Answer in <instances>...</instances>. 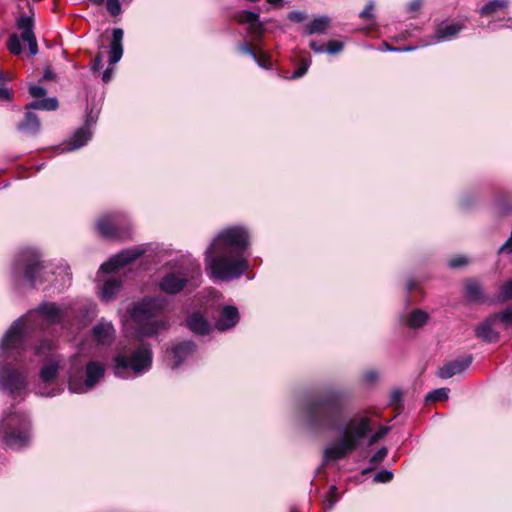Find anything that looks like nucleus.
<instances>
[{
    "instance_id": "1",
    "label": "nucleus",
    "mask_w": 512,
    "mask_h": 512,
    "mask_svg": "<svg viewBox=\"0 0 512 512\" xmlns=\"http://www.w3.org/2000/svg\"><path fill=\"white\" fill-rule=\"evenodd\" d=\"M306 424L314 431H337L339 438L324 450V460H339L353 452L359 442L371 430L368 417H354L339 426L343 415V403L339 393L332 392L307 402Z\"/></svg>"
},
{
    "instance_id": "2",
    "label": "nucleus",
    "mask_w": 512,
    "mask_h": 512,
    "mask_svg": "<svg viewBox=\"0 0 512 512\" xmlns=\"http://www.w3.org/2000/svg\"><path fill=\"white\" fill-rule=\"evenodd\" d=\"M249 234L240 226L223 229L205 251V265L210 277L220 281L240 278L248 269L245 254Z\"/></svg>"
},
{
    "instance_id": "3",
    "label": "nucleus",
    "mask_w": 512,
    "mask_h": 512,
    "mask_svg": "<svg viewBox=\"0 0 512 512\" xmlns=\"http://www.w3.org/2000/svg\"><path fill=\"white\" fill-rule=\"evenodd\" d=\"M63 315V310L55 303H43L35 311L17 319L2 339V355L9 358L13 348H23L27 344L28 335L42 327L40 318L48 324H55L61 321Z\"/></svg>"
},
{
    "instance_id": "4",
    "label": "nucleus",
    "mask_w": 512,
    "mask_h": 512,
    "mask_svg": "<svg viewBox=\"0 0 512 512\" xmlns=\"http://www.w3.org/2000/svg\"><path fill=\"white\" fill-rule=\"evenodd\" d=\"M168 302L164 297H145L131 310L132 319L139 325L141 337H151L169 327Z\"/></svg>"
},
{
    "instance_id": "5",
    "label": "nucleus",
    "mask_w": 512,
    "mask_h": 512,
    "mask_svg": "<svg viewBox=\"0 0 512 512\" xmlns=\"http://www.w3.org/2000/svg\"><path fill=\"white\" fill-rule=\"evenodd\" d=\"M152 365V351L141 345L131 353L119 352L114 357L113 371L117 377L129 378L147 372Z\"/></svg>"
},
{
    "instance_id": "6",
    "label": "nucleus",
    "mask_w": 512,
    "mask_h": 512,
    "mask_svg": "<svg viewBox=\"0 0 512 512\" xmlns=\"http://www.w3.org/2000/svg\"><path fill=\"white\" fill-rule=\"evenodd\" d=\"M0 435L11 449L24 447L31 437L28 416L18 411L6 415L1 421Z\"/></svg>"
},
{
    "instance_id": "7",
    "label": "nucleus",
    "mask_w": 512,
    "mask_h": 512,
    "mask_svg": "<svg viewBox=\"0 0 512 512\" xmlns=\"http://www.w3.org/2000/svg\"><path fill=\"white\" fill-rule=\"evenodd\" d=\"M26 347L27 344H24L23 348L18 349V351L16 348H13L9 358H5L2 355V343L0 344V357L3 360V364L0 365V386L10 393L21 391L26 387V376L23 373L10 368L12 361H15L16 363L22 361V356Z\"/></svg>"
},
{
    "instance_id": "8",
    "label": "nucleus",
    "mask_w": 512,
    "mask_h": 512,
    "mask_svg": "<svg viewBox=\"0 0 512 512\" xmlns=\"http://www.w3.org/2000/svg\"><path fill=\"white\" fill-rule=\"evenodd\" d=\"M200 276L201 270L199 265L191 263L187 268H181L165 274L159 282V288L167 294H177L188 283H191L193 286L198 285Z\"/></svg>"
},
{
    "instance_id": "9",
    "label": "nucleus",
    "mask_w": 512,
    "mask_h": 512,
    "mask_svg": "<svg viewBox=\"0 0 512 512\" xmlns=\"http://www.w3.org/2000/svg\"><path fill=\"white\" fill-rule=\"evenodd\" d=\"M16 28L21 31V36L12 34L9 36L7 47L14 55H20L23 51L20 38L27 42L30 56L38 53L37 39L34 34V19L31 16H20L16 21Z\"/></svg>"
},
{
    "instance_id": "10",
    "label": "nucleus",
    "mask_w": 512,
    "mask_h": 512,
    "mask_svg": "<svg viewBox=\"0 0 512 512\" xmlns=\"http://www.w3.org/2000/svg\"><path fill=\"white\" fill-rule=\"evenodd\" d=\"M17 268H24V277L32 285L47 281L44 276L46 266L40 261V255L34 249H26L17 259Z\"/></svg>"
},
{
    "instance_id": "11",
    "label": "nucleus",
    "mask_w": 512,
    "mask_h": 512,
    "mask_svg": "<svg viewBox=\"0 0 512 512\" xmlns=\"http://www.w3.org/2000/svg\"><path fill=\"white\" fill-rule=\"evenodd\" d=\"M128 219L120 212L103 215L97 221V230L105 238H121L126 233Z\"/></svg>"
},
{
    "instance_id": "12",
    "label": "nucleus",
    "mask_w": 512,
    "mask_h": 512,
    "mask_svg": "<svg viewBox=\"0 0 512 512\" xmlns=\"http://www.w3.org/2000/svg\"><path fill=\"white\" fill-rule=\"evenodd\" d=\"M105 373L104 365L95 362L90 361L86 365L85 369V375L86 379L85 381H81L80 379L76 378L75 376H70L69 378V390L72 393H85L92 389L98 381L103 378Z\"/></svg>"
},
{
    "instance_id": "13",
    "label": "nucleus",
    "mask_w": 512,
    "mask_h": 512,
    "mask_svg": "<svg viewBox=\"0 0 512 512\" xmlns=\"http://www.w3.org/2000/svg\"><path fill=\"white\" fill-rule=\"evenodd\" d=\"M143 252V250L137 248L123 250L117 255L111 257L107 262L103 263L100 266V271L105 273L114 272L118 268L123 267L139 258Z\"/></svg>"
},
{
    "instance_id": "14",
    "label": "nucleus",
    "mask_w": 512,
    "mask_h": 512,
    "mask_svg": "<svg viewBox=\"0 0 512 512\" xmlns=\"http://www.w3.org/2000/svg\"><path fill=\"white\" fill-rule=\"evenodd\" d=\"M195 348L194 342L184 341L167 350L166 357L171 361L170 366L172 368L179 367L194 352Z\"/></svg>"
},
{
    "instance_id": "15",
    "label": "nucleus",
    "mask_w": 512,
    "mask_h": 512,
    "mask_svg": "<svg viewBox=\"0 0 512 512\" xmlns=\"http://www.w3.org/2000/svg\"><path fill=\"white\" fill-rule=\"evenodd\" d=\"M464 27L465 26L462 23L442 22L436 27L433 38L428 42V44L450 41L454 39L464 29Z\"/></svg>"
},
{
    "instance_id": "16",
    "label": "nucleus",
    "mask_w": 512,
    "mask_h": 512,
    "mask_svg": "<svg viewBox=\"0 0 512 512\" xmlns=\"http://www.w3.org/2000/svg\"><path fill=\"white\" fill-rule=\"evenodd\" d=\"M94 123L93 118L88 115L86 125L79 128L72 136L70 142L62 148V151H73L83 147L91 138L90 125Z\"/></svg>"
},
{
    "instance_id": "17",
    "label": "nucleus",
    "mask_w": 512,
    "mask_h": 512,
    "mask_svg": "<svg viewBox=\"0 0 512 512\" xmlns=\"http://www.w3.org/2000/svg\"><path fill=\"white\" fill-rule=\"evenodd\" d=\"M472 363V356H466L461 359L448 362L443 365L437 372V375L442 379H448L455 375L462 373Z\"/></svg>"
},
{
    "instance_id": "18",
    "label": "nucleus",
    "mask_w": 512,
    "mask_h": 512,
    "mask_svg": "<svg viewBox=\"0 0 512 512\" xmlns=\"http://www.w3.org/2000/svg\"><path fill=\"white\" fill-rule=\"evenodd\" d=\"M61 357L51 353L43 362L40 370V379L44 384H50L57 376L60 367Z\"/></svg>"
},
{
    "instance_id": "19",
    "label": "nucleus",
    "mask_w": 512,
    "mask_h": 512,
    "mask_svg": "<svg viewBox=\"0 0 512 512\" xmlns=\"http://www.w3.org/2000/svg\"><path fill=\"white\" fill-rule=\"evenodd\" d=\"M92 336L97 343L109 345L115 337L114 326L111 322L102 319L93 326Z\"/></svg>"
},
{
    "instance_id": "20",
    "label": "nucleus",
    "mask_w": 512,
    "mask_h": 512,
    "mask_svg": "<svg viewBox=\"0 0 512 512\" xmlns=\"http://www.w3.org/2000/svg\"><path fill=\"white\" fill-rule=\"evenodd\" d=\"M238 21L248 24L250 34L254 39H260L264 33V25L259 21V15L249 10H243L238 14Z\"/></svg>"
},
{
    "instance_id": "21",
    "label": "nucleus",
    "mask_w": 512,
    "mask_h": 512,
    "mask_svg": "<svg viewBox=\"0 0 512 512\" xmlns=\"http://www.w3.org/2000/svg\"><path fill=\"white\" fill-rule=\"evenodd\" d=\"M239 321V312L235 306H225L216 321V328L220 331L234 327Z\"/></svg>"
},
{
    "instance_id": "22",
    "label": "nucleus",
    "mask_w": 512,
    "mask_h": 512,
    "mask_svg": "<svg viewBox=\"0 0 512 512\" xmlns=\"http://www.w3.org/2000/svg\"><path fill=\"white\" fill-rule=\"evenodd\" d=\"M40 128L41 123L38 116L31 111H27L23 120L17 124L18 131L27 136L36 135Z\"/></svg>"
},
{
    "instance_id": "23",
    "label": "nucleus",
    "mask_w": 512,
    "mask_h": 512,
    "mask_svg": "<svg viewBox=\"0 0 512 512\" xmlns=\"http://www.w3.org/2000/svg\"><path fill=\"white\" fill-rule=\"evenodd\" d=\"M124 32L121 28H115L112 32V41L109 50V64L114 65L120 61L123 55V40Z\"/></svg>"
},
{
    "instance_id": "24",
    "label": "nucleus",
    "mask_w": 512,
    "mask_h": 512,
    "mask_svg": "<svg viewBox=\"0 0 512 512\" xmlns=\"http://www.w3.org/2000/svg\"><path fill=\"white\" fill-rule=\"evenodd\" d=\"M495 321L490 315L476 328V336L485 342H496L499 338V333L493 329Z\"/></svg>"
},
{
    "instance_id": "25",
    "label": "nucleus",
    "mask_w": 512,
    "mask_h": 512,
    "mask_svg": "<svg viewBox=\"0 0 512 512\" xmlns=\"http://www.w3.org/2000/svg\"><path fill=\"white\" fill-rule=\"evenodd\" d=\"M187 327L195 334L205 335L211 330L209 322L199 313H193L187 318Z\"/></svg>"
},
{
    "instance_id": "26",
    "label": "nucleus",
    "mask_w": 512,
    "mask_h": 512,
    "mask_svg": "<svg viewBox=\"0 0 512 512\" xmlns=\"http://www.w3.org/2000/svg\"><path fill=\"white\" fill-rule=\"evenodd\" d=\"M509 6L508 0H490L485 3L479 9V15L481 17H490L496 15L497 13L507 9Z\"/></svg>"
},
{
    "instance_id": "27",
    "label": "nucleus",
    "mask_w": 512,
    "mask_h": 512,
    "mask_svg": "<svg viewBox=\"0 0 512 512\" xmlns=\"http://www.w3.org/2000/svg\"><path fill=\"white\" fill-rule=\"evenodd\" d=\"M465 295L469 301L477 303H484L486 301V297L482 292L480 284L474 280L467 281Z\"/></svg>"
},
{
    "instance_id": "28",
    "label": "nucleus",
    "mask_w": 512,
    "mask_h": 512,
    "mask_svg": "<svg viewBox=\"0 0 512 512\" xmlns=\"http://www.w3.org/2000/svg\"><path fill=\"white\" fill-rule=\"evenodd\" d=\"M121 288V282L116 279H108L104 282L101 289V298L104 301H110L115 298Z\"/></svg>"
},
{
    "instance_id": "29",
    "label": "nucleus",
    "mask_w": 512,
    "mask_h": 512,
    "mask_svg": "<svg viewBox=\"0 0 512 512\" xmlns=\"http://www.w3.org/2000/svg\"><path fill=\"white\" fill-rule=\"evenodd\" d=\"M329 24L330 19L328 17H318L306 24L305 31L309 35L316 33H324L328 28Z\"/></svg>"
},
{
    "instance_id": "30",
    "label": "nucleus",
    "mask_w": 512,
    "mask_h": 512,
    "mask_svg": "<svg viewBox=\"0 0 512 512\" xmlns=\"http://www.w3.org/2000/svg\"><path fill=\"white\" fill-rule=\"evenodd\" d=\"M58 107V101L56 98H45L42 100H35L26 106V109H38V110H46L53 111Z\"/></svg>"
},
{
    "instance_id": "31",
    "label": "nucleus",
    "mask_w": 512,
    "mask_h": 512,
    "mask_svg": "<svg viewBox=\"0 0 512 512\" xmlns=\"http://www.w3.org/2000/svg\"><path fill=\"white\" fill-rule=\"evenodd\" d=\"M428 320V314L423 310H413L408 318V325L411 328L423 326Z\"/></svg>"
},
{
    "instance_id": "32",
    "label": "nucleus",
    "mask_w": 512,
    "mask_h": 512,
    "mask_svg": "<svg viewBox=\"0 0 512 512\" xmlns=\"http://www.w3.org/2000/svg\"><path fill=\"white\" fill-rule=\"evenodd\" d=\"M449 392H450V390L448 388H438V389H435V390L429 392L426 395L425 400L432 401V402L445 401L449 397Z\"/></svg>"
},
{
    "instance_id": "33",
    "label": "nucleus",
    "mask_w": 512,
    "mask_h": 512,
    "mask_svg": "<svg viewBox=\"0 0 512 512\" xmlns=\"http://www.w3.org/2000/svg\"><path fill=\"white\" fill-rule=\"evenodd\" d=\"M512 298V280L506 281L500 288L497 302H505Z\"/></svg>"
},
{
    "instance_id": "34",
    "label": "nucleus",
    "mask_w": 512,
    "mask_h": 512,
    "mask_svg": "<svg viewBox=\"0 0 512 512\" xmlns=\"http://www.w3.org/2000/svg\"><path fill=\"white\" fill-rule=\"evenodd\" d=\"M494 318V321H501L506 325H512V308H506L502 312L495 313L491 315Z\"/></svg>"
},
{
    "instance_id": "35",
    "label": "nucleus",
    "mask_w": 512,
    "mask_h": 512,
    "mask_svg": "<svg viewBox=\"0 0 512 512\" xmlns=\"http://www.w3.org/2000/svg\"><path fill=\"white\" fill-rule=\"evenodd\" d=\"M390 431V427L383 426L374 434H372L368 440V446H372L377 443L380 439L386 436Z\"/></svg>"
},
{
    "instance_id": "36",
    "label": "nucleus",
    "mask_w": 512,
    "mask_h": 512,
    "mask_svg": "<svg viewBox=\"0 0 512 512\" xmlns=\"http://www.w3.org/2000/svg\"><path fill=\"white\" fill-rule=\"evenodd\" d=\"M338 495H337V487L335 485H332L329 488V493L325 499V503L327 505V508L330 510L333 508L335 503L338 501Z\"/></svg>"
},
{
    "instance_id": "37",
    "label": "nucleus",
    "mask_w": 512,
    "mask_h": 512,
    "mask_svg": "<svg viewBox=\"0 0 512 512\" xmlns=\"http://www.w3.org/2000/svg\"><path fill=\"white\" fill-rule=\"evenodd\" d=\"M387 454H388V449L386 447H381L378 451H376L371 456V458L369 459V462L373 465H377L385 459Z\"/></svg>"
},
{
    "instance_id": "38",
    "label": "nucleus",
    "mask_w": 512,
    "mask_h": 512,
    "mask_svg": "<svg viewBox=\"0 0 512 512\" xmlns=\"http://www.w3.org/2000/svg\"><path fill=\"white\" fill-rule=\"evenodd\" d=\"M393 473L388 470H381L377 472L374 476V482L377 483H388L392 480Z\"/></svg>"
},
{
    "instance_id": "39",
    "label": "nucleus",
    "mask_w": 512,
    "mask_h": 512,
    "mask_svg": "<svg viewBox=\"0 0 512 512\" xmlns=\"http://www.w3.org/2000/svg\"><path fill=\"white\" fill-rule=\"evenodd\" d=\"M106 7L112 16H117L121 13V3L119 0H107Z\"/></svg>"
},
{
    "instance_id": "40",
    "label": "nucleus",
    "mask_w": 512,
    "mask_h": 512,
    "mask_svg": "<svg viewBox=\"0 0 512 512\" xmlns=\"http://www.w3.org/2000/svg\"><path fill=\"white\" fill-rule=\"evenodd\" d=\"M53 349V342L47 339H44L40 342V344L35 349L36 355H42L45 354V352L52 351Z\"/></svg>"
},
{
    "instance_id": "41",
    "label": "nucleus",
    "mask_w": 512,
    "mask_h": 512,
    "mask_svg": "<svg viewBox=\"0 0 512 512\" xmlns=\"http://www.w3.org/2000/svg\"><path fill=\"white\" fill-rule=\"evenodd\" d=\"M343 47L344 46H343L342 42L336 41V40H332V41L328 42L326 51L329 54H337V53H339V52H341L343 50Z\"/></svg>"
},
{
    "instance_id": "42",
    "label": "nucleus",
    "mask_w": 512,
    "mask_h": 512,
    "mask_svg": "<svg viewBox=\"0 0 512 512\" xmlns=\"http://www.w3.org/2000/svg\"><path fill=\"white\" fill-rule=\"evenodd\" d=\"M309 65H310V62L303 60L300 64V66L298 67V69L293 72V74L291 75L290 78L297 79V78H300L303 75H305L309 68Z\"/></svg>"
},
{
    "instance_id": "43",
    "label": "nucleus",
    "mask_w": 512,
    "mask_h": 512,
    "mask_svg": "<svg viewBox=\"0 0 512 512\" xmlns=\"http://www.w3.org/2000/svg\"><path fill=\"white\" fill-rule=\"evenodd\" d=\"M29 93L34 98H40V97L45 96L46 89L40 85H30Z\"/></svg>"
},
{
    "instance_id": "44",
    "label": "nucleus",
    "mask_w": 512,
    "mask_h": 512,
    "mask_svg": "<svg viewBox=\"0 0 512 512\" xmlns=\"http://www.w3.org/2000/svg\"><path fill=\"white\" fill-rule=\"evenodd\" d=\"M288 19L295 23H301L306 19V14L301 11H291L288 14Z\"/></svg>"
},
{
    "instance_id": "45",
    "label": "nucleus",
    "mask_w": 512,
    "mask_h": 512,
    "mask_svg": "<svg viewBox=\"0 0 512 512\" xmlns=\"http://www.w3.org/2000/svg\"><path fill=\"white\" fill-rule=\"evenodd\" d=\"M5 83H0V100L1 101H9L12 98V90L4 85Z\"/></svg>"
},
{
    "instance_id": "46",
    "label": "nucleus",
    "mask_w": 512,
    "mask_h": 512,
    "mask_svg": "<svg viewBox=\"0 0 512 512\" xmlns=\"http://www.w3.org/2000/svg\"><path fill=\"white\" fill-rule=\"evenodd\" d=\"M238 49L241 53L251 56L255 62H258L257 54L254 52V50L252 48L249 47L248 44L243 43V44L239 45Z\"/></svg>"
},
{
    "instance_id": "47",
    "label": "nucleus",
    "mask_w": 512,
    "mask_h": 512,
    "mask_svg": "<svg viewBox=\"0 0 512 512\" xmlns=\"http://www.w3.org/2000/svg\"><path fill=\"white\" fill-rule=\"evenodd\" d=\"M103 67V57L101 54H98L94 57L91 63V70L93 72H99Z\"/></svg>"
},
{
    "instance_id": "48",
    "label": "nucleus",
    "mask_w": 512,
    "mask_h": 512,
    "mask_svg": "<svg viewBox=\"0 0 512 512\" xmlns=\"http://www.w3.org/2000/svg\"><path fill=\"white\" fill-rule=\"evenodd\" d=\"M467 263H468V261L464 256H457V257L452 258L449 261V266L452 268H458V267L466 265Z\"/></svg>"
},
{
    "instance_id": "49",
    "label": "nucleus",
    "mask_w": 512,
    "mask_h": 512,
    "mask_svg": "<svg viewBox=\"0 0 512 512\" xmlns=\"http://www.w3.org/2000/svg\"><path fill=\"white\" fill-rule=\"evenodd\" d=\"M373 9V4L372 3H369L365 8L364 10L360 13V17L361 18H365V19H370L373 17V15L371 14V10Z\"/></svg>"
},
{
    "instance_id": "50",
    "label": "nucleus",
    "mask_w": 512,
    "mask_h": 512,
    "mask_svg": "<svg viewBox=\"0 0 512 512\" xmlns=\"http://www.w3.org/2000/svg\"><path fill=\"white\" fill-rule=\"evenodd\" d=\"M422 6V0H413L409 6H408V10L410 12H415L417 10H419Z\"/></svg>"
},
{
    "instance_id": "51",
    "label": "nucleus",
    "mask_w": 512,
    "mask_h": 512,
    "mask_svg": "<svg viewBox=\"0 0 512 512\" xmlns=\"http://www.w3.org/2000/svg\"><path fill=\"white\" fill-rule=\"evenodd\" d=\"M113 69L108 67L102 74V80L104 83H108L112 79Z\"/></svg>"
},
{
    "instance_id": "52",
    "label": "nucleus",
    "mask_w": 512,
    "mask_h": 512,
    "mask_svg": "<svg viewBox=\"0 0 512 512\" xmlns=\"http://www.w3.org/2000/svg\"><path fill=\"white\" fill-rule=\"evenodd\" d=\"M310 48L316 53H322L324 51L323 44L318 43L316 41H312L310 43Z\"/></svg>"
},
{
    "instance_id": "53",
    "label": "nucleus",
    "mask_w": 512,
    "mask_h": 512,
    "mask_svg": "<svg viewBox=\"0 0 512 512\" xmlns=\"http://www.w3.org/2000/svg\"><path fill=\"white\" fill-rule=\"evenodd\" d=\"M401 397H402V393L400 391H398V390L393 391L391 396H390V402L391 403H398V402H400Z\"/></svg>"
},
{
    "instance_id": "54",
    "label": "nucleus",
    "mask_w": 512,
    "mask_h": 512,
    "mask_svg": "<svg viewBox=\"0 0 512 512\" xmlns=\"http://www.w3.org/2000/svg\"><path fill=\"white\" fill-rule=\"evenodd\" d=\"M260 67L267 68L269 59L266 55H262L261 57H258V62H256Z\"/></svg>"
},
{
    "instance_id": "55",
    "label": "nucleus",
    "mask_w": 512,
    "mask_h": 512,
    "mask_svg": "<svg viewBox=\"0 0 512 512\" xmlns=\"http://www.w3.org/2000/svg\"><path fill=\"white\" fill-rule=\"evenodd\" d=\"M377 375L374 371H369L364 374V379L366 382H372L376 379Z\"/></svg>"
},
{
    "instance_id": "56",
    "label": "nucleus",
    "mask_w": 512,
    "mask_h": 512,
    "mask_svg": "<svg viewBox=\"0 0 512 512\" xmlns=\"http://www.w3.org/2000/svg\"><path fill=\"white\" fill-rule=\"evenodd\" d=\"M388 50H391V51H403V52H408V51H412L415 49V47L413 46H406V47H403V48H390V47H387Z\"/></svg>"
},
{
    "instance_id": "57",
    "label": "nucleus",
    "mask_w": 512,
    "mask_h": 512,
    "mask_svg": "<svg viewBox=\"0 0 512 512\" xmlns=\"http://www.w3.org/2000/svg\"><path fill=\"white\" fill-rule=\"evenodd\" d=\"M54 78V73L50 69H46L43 74L44 80H52Z\"/></svg>"
},
{
    "instance_id": "58",
    "label": "nucleus",
    "mask_w": 512,
    "mask_h": 512,
    "mask_svg": "<svg viewBox=\"0 0 512 512\" xmlns=\"http://www.w3.org/2000/svg\"><path fill=\"white\" fill-rule=\"evenodd\" d=\"M12 79L11 76L8 74H5L4 72L0 71V83H5L7 81H10Z\"/></svg>"
},
{
    "instance_id": "59",
    "label": "nucleus",
    "mask_w": 512,
    "mask_h": 512,
    "mask_svg": "<svg viewBox=\"0 0 512 512\" xmlns=\"http://www.w3.org/2000/svg\"><path fill=\"white\" fill-rule=\"evenodd\" d=\"M37 393L41 394V395H45V396H54V395H56V393L44 392V391H41V390H39Z\"/></svg>"
},
{
    "instance_id": "60",
    "label": "nucleus",
    "mask_w": 512,
    "mask_h": 512,
    "mask_svg": "<svg viewBox=\"0 0 512 512\" xmlns=\"http://www.w3.org/2000/svg\"><path fill=\"white\" fill-rule=\"evenodd\" d=\"M269 4H272V5H277V4H281V2L283 0H266Z\"/></svg>"
},
{
    "instance_id": "61",
    "label": "nucleus",
    "mask_w": 512,
    "mask_h": 512,
    "mask_svg": "<svg viewBox=\"0 0 512 512\" xmlns=\"http://www.w3.org/2000/svg\"><path fill=\"white\" fill-rule=\"evenodd\" d=\"M94 5H102L104 3V0H89Z\"/></svg>"
},
{
    "instance_id": "62",
    "label": "nucleus",
    "mask_w": 512,
    "mask_h": 512,
    "mask_svg": "<svg viewBox=\"0 0 512 512\" xmlns=\"http://www.w3.org/2000/svg\"><path fill=\"white\" fill-rule=\"evenodd\" d=\"M372 469H373V468H367V469H365V470L363 471V473H364V474H365V473H368V472H369V471H371Z\"/></svg>"
}]
</instances>
